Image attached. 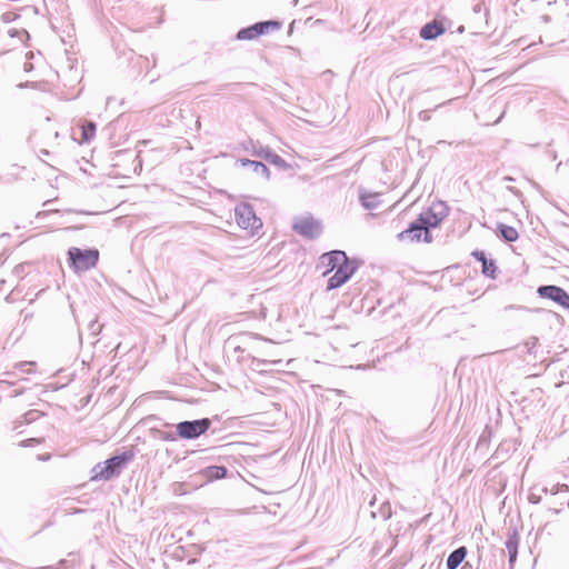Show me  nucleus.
Wrapping results in <instances>:
<instances>
[{"instance_id":"nucleus-1","label":"nucleus","mask_w":569,"mask_h":569,"mask_svg":"<svg viewBox=\"0 0 569 569\" xmlns=\"http://www.w3.org/2000/svg\"><path fill=\"white\" fill-rule=\"evenodd\" d=\"M448 216V207L442 201H433L409 227L398 233V239L408 243H430L431 229L438 228Z\"/></svg>"},{"instance_id":"nucleus-2","label":"nucleus","mask_w":569,"mask_h":569,"mask_svg":"<svg viewBox=\"0 0 569 569\" xmlns=\"http://www.w3.org/2000/svg\"><path fill=\"white\" fill-rule=\"evenodd\" d=\"M68 256L73 269L77 271L94 268L99 260V251L97 249L81 250L73 247L69 249Z\"/></svg>"},{"instance_id":"nucleus-3","label":"nucleus","mask_w":569,"mask_h":569,"mask_svg":"<svg viewBox=\"0 0 569 569\" xmlns=\"http://www.w3.org/2000/svg\"><path fill=\"white\" fill-rule=\"evenodd\" d=\"M356 264L341 251V261L336 263L332 276L328 280V289H336L346 283L356 272Z\"/></svg>"},{"instance_id":"nucleus-4","label":"nucleus","mask_w":569,"mask_h":569,"mask_svg":"<svg viewBox=\"0 0 569 569\" xmlns=\"http://www.w3.org/2000/svg\"><path fill=\"white\" fill-rule=\"evenodd\" d=\"M234 216L237 224L242 229L252 232L262 227L260 218L256 216L252 207L248 203L238 204L234 209Z\"/></svg>"},{"instance_id":"nucleus-5","label":"nucleus","mask_w":569,"mask_h":569,"mask_svg":"<svg viewBox=\"0 0 569 569\" xmlns=\"http://www.w3.org/2000/svg\"><path fill=\"white\" fill-rule=\"evenodd\" d=\"M211 426V421L208 418H203L194 421L179 422L176 427L177 433L183 439H193L203 435L208 431Z\"/></svg>"},{"instance_id":"nucleus-6","label":"nucleus","mask_w":569,"mask_h":569,"mask_svg":"<svg viewBox=\"0 0 569 569\" xmlns=\"http://www.w3.org/2000/svg\"><path fill=\"white\" fill-rule=\"evenodd\" d=\"M134 457L132 451H126L122 455L114 456L104 462L100 471L94 476L96 479L109 480L114 475L119 473L120 468Z\"/></svg>"},{"instance_id":"nucleus-7","label":"nucleus","mask_w":569,"mask_h":569,"mask_svg":"<svg viewBox=\"0 0 569 569\" xmlns=\"http://www.w3.org/2000/svg\"><path fill=\"white\" fill-rule=\"evenodd\" d=\"M538 295L541 298L550 299L563 309L569 310V295L557 286H542L538 288Z\"/></svg>"},{"instance_id":"nucleus-8","label":"nucleus","mask_w":569,"mask_h":569,"mask_svg":"<svg viewBox=\"0 0 569 569\" xmlns=\"http://www.w3.org/2000/svg\"><path fill=\"white\" fill-rule=\"evenodd\" d=\"M293 229L307 238H316L320 233V224L311 217L300 218L293 223Z\"/></svg>"},{"instance_id":"nucleus-9","label":"nucleus","mask_w":569,"mask_h":569,"mask_svg":"<svg viewBox=\"0 0 569 569\" xmlns=\"http://www.w3.org/2000/svg\"><path fill=\"white\" fill-rule=\"evenodd\" d=\"M341 261V251L335 250L320 256L317 263V270L323 276L332 273L336 263Z\"/></svg>"},{"instance_id":"nucleus-10","label":"nucleus","mask_w":569,"mask_h":569,"mask_svg":"<svg viewBox=\"0 0 569 569\" xmlns=\"http://www.w3.org/2000/svg\"><path fill=\"white\" fill-rule=\"evenodd\" d=\"M446 31L442 23L433 20L429 23H427L421 30H420V37L425 40H432L437 37L441 36Z\"/></svg>"},{"instance_id":"nucleus-11","label":"nucleus","mask_w":569,"mask_h":569,"mask_svg":"<svg viewBox=\"0 0 569 569\" xmlns=\"http://www.w3.org/2000/svg\"><path fill=\"white\" fill-rule=\"evenodd\" d=\"M472 256L481 262L482 264V273L487 277L495 278L497 267L493 260L487 259L483 251H473Z\"/></svg>"},{"instance_id":"nucleus-12","label":"nucleus","mask_w":569,"mask_h":569,"mask_svg":"<svg viewBox=\"0 0 569 569\" xmlns=\"http://www.w3.org/2000/svg\"><path fill=\"white\" fill-rule=\"evenodd\" d=\"M200 475L207 481L219 480L223 479L227 476V469L222 466H210L201 470Z\"/></svg>"},{"instance_id":"nucleus-13","label":"nucleus","mask_w":569,"mask_h":569,"mask_svg":"<svg viewBox=\"0 0 569 569\" xmlns=\"http://www.w3.org/2000/svg\"><path fill=\"white\" fill-rule=\"evenodd\" d=\"M467 552L468 551L466 547H459L458 549L452 551L447 559V568L457 569L466 559Z\"/></svg>"},{"instance_id":"nucleus-14","label":"nucleus","mask_w":569,"mask_h":569,"mask_svg":"<svg viewBox=\"0 0 569 569\" xmlns=\"http://www.w3.org/2000/svg\"><path fill=\"white\" fill-rule=\"evenodd\" d=\"M96 123L91 121H84L81 124V138L79 143H89L96 136Z\"/></svg>"},{"instance_id":"nucleus-15","label":"nucleus","mask_w":569,"mask_h":569,"mask_svg":"<svg viewBox=\"0 0 569 569\" xmlns=\"http://www.w3.org/2000/svg\"><path fill=\"white\" fill-rule=\"evenodd\" d=\"M240 163L241 166H250L252 170L259 176H262L264 178L269 177V169L262 162L241 159Z\"/></svg>"},{"instance_id":"nucleus-16","label":"nucleus","mask_w":569,"mask_h":569,"mask_svg":"<svg viewBox=\"0 0 569 569\" xmlns=\"http://www.w3.org/2000/svg\"><path fill=\"white\" fill-rule=\"evenodd\" d=\"M281 27L280 22L278 21H264V22H258L253 24V28L257 29V36H261L263 33L269 32L270 30H278Z\"/></svg>"},{"instance_id":"nucleus-17","label":"nucleus","mask_w":569,"mask_h":569,"mask_svg":"<svg viewBox=\"0 0 569 569\" xmlns=\"http://www.w3.org/2000/svg\"><path fill=\"white\" fill-rule=\"evenodd\" d=\"M498 229H499L501 236L503 237V239L509 242L516 241L519 237L517 229L511 226L499 224Z\"/></svg>"},{"instance_id":"nucleus-18","label":"nucleus","mask_w":569,"mask_h":569,"mask_svg":"<svg viewBox=\"0 0 569 569\" xmlns=\"http://www.w3.org/2000/svg\"><path fill=\"white\" fill-rule=\"evenodd\" d=\"M14 369L20 371V372H24V373L31 375V373L36 372L37 365H36L34 361H23V362L17 363L14 366Z\"/></svg>"},{"instance_id":"nucleus-19","label":"nucleus","mask_w":569,"mask_h":569,"mask_svg":"<svg viewBox=\"0 0 569 569\" xmlns=\"http://www.w3.org/2000/svg\"><path fill=\"white\" fill-rule=\"evenodd\" d=\"M237 38L239 40H252V39H256V38H258L257 29L253 28V26L244 28V29H241L238 32Z\"/></svg>"},{"instance_id":"nucleus-20","label":"nucleus","mask_w":569,"mask_h":569,"mask_svg":"<svg viewBox=\"0 0 569 569\" xmlns=\"http://www.w3.org/2000/svg\"><path fill=\"white\" fill-rule=\"evenodd\" d=\"M18 37L21 47H24L26 41L29 39V34L26 30H16L14 32L10 33V37Z\"/></svg>"},{"instance_id":"nucleus-21","label":"nucleus","mask_w":569,"mask_h":569,"mask_svg":"<svg viewBox=\"0 0 569 569\" xmlns=\"http://www.w3.org/2000/svg\"><path fill=\"white\" fill-rule=\"evenodd\" d=\"M31 442L40 443V442H41V440H40V439H33V438H32V439H28V440H26V441H22V442H21V445H22V446H28V445H29V443H31Z\"/></svg>"}]
</instances>
